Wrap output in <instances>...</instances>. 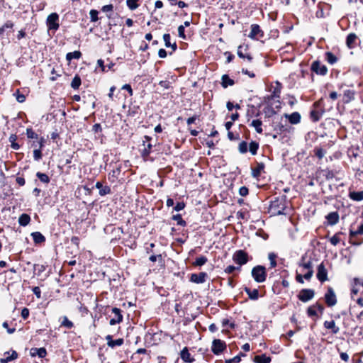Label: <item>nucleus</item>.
Masks as SVG:
<instances>
[{
	"instance_id": "3c124183",
	"label": "nucleus",
	"mask_w": 363,
	"mask_h": 363,
	"mask_svg": "<svg viewBox=\"0 0 363 363\" xmlns=\"http://www.w3.org/2000/svg\"><path fill=\"white\" fill-rule=\"evenodd\" d=\"M26 135H27V137L30 139H38V134L35 133V131L32 128H27Z\"/></svg>"
},
{
	"instance_id": "f03ea898",
	"label": "nucleus",
	"mask_w": 363,
	"mask_h": 363,
	"mask_svg": "<svg viewBox=\"0 0 363 363\" xmlns=\"http://www.w3.org/2000/svg\"><path fill=\"white\" fill-rule=\"evenodd\" d=\"M252 276L257 283H262L266 280L267 273L264 266L257 265L252 268Z\"/></svg>"
},
{
	"instance_id": "f3484780",
	"label": "nucleus",
	"mask_w": 363,
	"mask_h": 363,
	"mask_svg": "<svg viewBox=\"0 0 363 363\" xmlns=\"http://www.w3.org/2000/svg\"><path fill=\"white\" fill-rule=\"evenodd\" d=\"M95 186L99 190V194L101 196L111 194V188L108 186H103L100 182H97Z\"/></svg>"
},
{
	"instance_id": "2eb2a0df",
	"label": "nucleus",
	"mask_w": 363,
	"mask_h": 363,
	"mask_svg": "<svg viewBox=\"0 0 363 363\" xmlns=\"http://www.w3.org/2000/svg\"><path fill=\"white\" fill-rule=\"evenodd\" d=\"M325 218L328 225H334L339 221V214L337 211L330 212L326 216Z\"/></svg>"
},
{
	"instance_id": "69168bd1",
	"label": "nucleus",
	"mask_w": 363,
	"mask_h": 363,
	"mask_svg": "<svg viewBox=\"0 0 363 363\" xmlns=\"http://www.w3.org/2000/svg\"><path fill=\"white\" fill-rule=\"evenodd\" d=\"M92 130L95 133H101L102 131V128L99 123H95L92 127Z\"/></svg>"
},
{
	"instance_id": "49530a36",
	"label": "nucleus",
	"mask_w": 363,
	"mask_h": 363,
	"mask_svg": "<svg viewBox=\"0 0 363 363\" xmlns=\"http://www.w3.org/2000/svg\"><path fill=\"white\" fill-rule=\"evenodd\" d=\"M268 258L270 261V267L274 268L277 266V255L274 252H270L268 255Z\"/></svg>"
},
{
	"instance_id": "bf43d9fd",
	"label": "nucleus",
	"mask_w": 363,
	"mask_h": 363,
	"mask_svg": "<svg viewBox=\"0 0 363 363\" xmlns=\"http://www.w3.org/2000/svg\"><path fill=\"white\" fill-rule=\"evenodd\" d=\"M321 114L316 111H312L311 112V118L313 121H318L320 120Z\"/></svg>"
},
{
	"instance_id": "c85d7f7f",
	"label": "nucleus",
	"mask_w": 363,
	"mask_h": 363,
	"mask_svg": "<svg viewBox=\"0 0 363 363\" xmlns=\"http://www.w3.org/2000/svg\"><path fill=\"white\" fill-rule=\"evenodd\" d=\"M170 35L169 33H165L163 35V40L164 41L165 46L167 48L171 47L173 50H176L177 48L176 43H174L173 44L170 42Z\"/></svg>"
},
{
	"instance_id": "338daca9",
	"label": "nucleus",
	"mask_w": 363,
	"mask_h": 363,
	"mask_svg": "<svg viewBox=\"0 0 363 363\" xmlns=\"http://www.w3.org/2000/svg\"><path fill=\"white\" fill-rule=\"evenodd\" d=\"M29 316V310L27 308H23L21 311V317L26 320Z\"/></svg>"
},
{
	"instance_id": "5701e85b",
	"label": "nucleus",
	"mask_w": 363,
	"mask_h": 363,
	"mask_svg": "<svg viewBox=\"0 0 363 363\" xmlns=\"http://www.w3.org/2000/svg\"><path fill=\"white\" fill-rule=\"evenodd\" d=\"M181 358L185 362H189L191 363L194 362V359L191 358V354L189 353L188 349L186 347H184L182 352H181Z\"/></svg>"
},
{
	"instance_id": "9b49d317",
	"label": "nucleus",
	"mask_w": 363,
	"mask_h": 363,
	"mask_svg": "<svg viewBox=\"0 0 363 363\" xmlns=\"http://www.w3.org/2000/svg\"><path fill=\"white\" fill-rule=\"evenodd\" d=\"M208 274L206 272H202L199 274H191L190 277V281L196 284H203L206 281Z\"/></svg>"
},
{
	"instance_id": "f704fd0d",
	"label": "nucleus",
	"mask_w": 363,
	"mask_h": 363,
	"mask_svg": "<svg viewBox=\"0 0 363 363\" xmlns=\"http://www.w3.org/2000/svg\"><path fill=\"white\" fill-rule=\"evenodd\" d=\"M82 57V52L79 50L68 52L66 55V59L68 61H71L73 59H79Z\"/></svg>"
},
{
	"instance_id": "864d4df0",
	"label": "nucleus",
	"mask_w": 363,
	"mask_h": 363,
	"mask_svg": "<svg viewBox=\"0 0 363 363\" xmlns=\"http://www.w3.org/2000/svg\"><path fill=\"white\" fill-rule=\"evenodd\" d=\"M152 145L149 143L142 152V156L147 157L151 152Z\"/></svg>"
},
{
	"instance_id": "09e8293b",
	"label": "nucleus",
	"mask_w": 363,
	"mask_h": 363,
	"mask_svg": "<svg viewBox=\"0 0 363 363\" xmlns=\"http://www.w3.org/2000/svg\"><path fill=\"white\" fill-rule=\"evenodd\" d=\"M238 150L241 154H245L247 152V143L245 141H242L238 145Z\"/></svg>"
},
{
	"instance_id": "a878e982",
	"label": "nucleus",
	"mask_w": 363,
	"mask_h": 363,
	"mask_svg": "<svg viewBox=\"0 0 363 363\" xmlns=\"http://www.w3.org/2000/svg\"><path fill=\"white\" fill-rule=\"evenodd\" d=\"M30 221V217L28 214L23 213L18 218V223L21 226H26Z\"/></svg>"
},
{
	"instance_id": "13d9d810",
	"label": "nucleus",
	"mask_w": 363,
	"mask_h": 363,
	"mask_svg": "<svg viewBox=\"0 0 363 363\" xmlns=\"http://www.w3.org/2000/svg\"><path fill=\"white\" fill-rule=\"evenodd\" d=\"M184 32H185L184 26H179L178 27V35L180 38L186 40V37Z\"/></svg>"
},
{
	"instance_id": "052dcab7",
	"label": "nucleus",
	"mask_w": 363,
	"mask_h": 363,
	"mask_svg": "<svg viewBox=\"0 0 363 363\" xmlns=\"http://www.w3.org/2000/svg\"><path fill=\"white\" fill-rule=\"evenodd\" d=\"M240 270V267H235V266H233V265H229L228 266L224 272L226 273V274H231L233 273L235 270Z\"/></svg>"
},
{
	"instance_id": "c9c22d12",
	"label": "nucleus",
	"mask_w": 363,
	"mask_h": 363,
	"mask_svg": "<svg viewBox=\"0 0 363 363\" xmlns=\"http://www.w3.org/2000/svg\"><path fill=\"white\" fill-rule=\"evenodd\" d=\"M325 60L330 65H334L337 62V57L331 52H325Z\"/></svg>"
},
{
	"instance_id": "58836bf2",
	"label": "nucleus",
	"mask_w": 363,
	"mask_h": 363,
	"mask_svg": "<svg viewBox=\"0 0 363 363\" xmlns=\"http://www.w3.org/2000/svg\"><path fill=\"white\" fill-rule=\"evenodd\" d=\"M281 84L279 82H277L276 86L273 88L272 94V98H279L281 94Z\"/></svg>"
},
{
	"instance_id": "dca6fc26",
	"label": "nucleus",
	"mask_w": 363,
	"mask_h": 363,
	"mask_svg": "<svg viewBox=\"0 0 363 363\" xmlns=\"http://www.w3.org/2000/svg\"><path fill=\"white\" fill-rule=\"evenodd\" d=\"M284 117L289 120L291 124H298L301 121V115L298 112H294L291 114H284Z\"/></svg>"
},
{
	"instance_id": "f8f14e48",
	"label": "nucleus",
	"mask_w": 363,
	"mask_h": 363,
	"mask_svg": "<svg viewBox=\"0 0 363 363\" xmlns=\"http://www.w3.org/2000/svg\"><path fill=\"white\" fill-rule=\"evenodd\" d=\"M112 312L114 314V318L110 320L109 324L111 325H114L122 322L123 315L121 314V309L115 307L112 308Z\"/></svg>"
},
{
	"instance_id": "603ef678",
	"label": "nucleus",
	"mask_w": 363,
	"mask_h": 363,
	"mask_svg": "<svg viewBox=\"0 0 363 363\" xmlns=\"http://www.w3.org/2000/svg\"><path fill=\"white\" fill-rule=\"evenodd\" d=\"M99 12L96 10L92 9L89 12L90 19L91 22H96L99 20L98 18Z\"/></svg>"
},
{
	"instance_id": "0e129e2a",
	"label": "nucleus",
	"mask_w": 363,
	"mask_h": 363,
	"mask_svg": "<svg viewBox=\"0 0 363 363\" xmlns=\"http://www.w3.org/2000/svg\"><path fill=\"white\" fill-rule=\"evenodd\" d=\"M300 266H301L304 269H307L308 271H310V269H313V265L311 261L303 263L300 264Z\"/></svg>"
},
{
	"instance_id": "bb28decb",
	"label": "nucleus",
	"mask_w": 363,
	"mask_h": 363,
	"mask_svg": "<svg viewBox=\"0 0 363 363\" xmlns=\"http://www.w3.org/2000/svg\"><path fill=\"white\" fill-rule=\"evenodd\" d=\"M264 169V164L263 163H257V167L252 169V176L255 178L259 177Z\"/></svg>"
},
{
	"instance_id": "cd10ccee",
	"label": "nucleus",
	"mask_w": 363,
	"mask_h": 363,
	"mask_svg": "<svg viewBox=\"0 0 363 363\" xmlns=\"http://www.w3.org/2000/svg\"><path fill=\"white\" fill-rule=\"evenodd\" d=\"M245 291L248 295L249 298L252 300H257L259 297V291L257 289L251 290L248 287L245 288Z\"/></svg>"
},
{
	"instance_id": "a18cd8bd",
	"label": "nucleus",
	"mask_w": 363,
	"mask_h": 363,
	"mask_svg": "<svg viewBox=\"0 0 363 363\" xmlns=\"http://www.w3.org/2000/svg\"><path fill=\"white\" fill-rule=\"evenodd\" d=\"M172 219L177 221V225L181 226H186V223L184 220L182 219V217L180 214H176L172 216Z\"/></svg>"
},
{
	"instance_id": "de8ad7c7",
	"label": "nucleus",
	"mask_w": 363,
	"mask_h": 363,
	"mask_svg": "<svg viewBox=\"0 0 363 363\" xmlns=\"http://www.w3.org/2000/svg\"><path fill=\"white\" fill-rule=\"evenodd\" d=\"M341 234L342 233L339 232L335 233L332 238H330V242L333 245L336 246L340 242V239L339 235Z\"/></svg>"
},
{
	"instance_id": "a19ab883",
	"label": "nucleus",
	"mask_w": 363,
	"mask_h": 363,
	"mask_svg": "<svg viewBox=\"0 0 363 363\" xmlns=\"http://www.w3.org/2000/svg\"><path fill=\"white\" fill-rule=\"evenodd\" d=\"M36 177L39 179V180L44 183V184H48L50 181V177H48V174H45V173H42V172H37L36 173Z\"/></svg>"
},
{
	"instance_id": "4be33fe9",
	"label": "nucleus",
	"mask_w": 363,
	"mask_h": 363,
	"mask_svg": "<svg viewBox=\"0 0 363 363\" xmlns=\"http://www.w3.org/2000/svg\"><path fill=\"white\" fill-rule=\"evenodd\" d=\"M31 236L33 239L34 242L36 244H40L45 241V236L40 232L32 233Z\"/></svg>"
},
{
	"instance_id": "ddd939ff",
	"label": "nucleus",
	"mask_w": 363,
	"mask_h": 363,
	"mask_svg": "<svg viewBox=\"0 0 363 363\" xmlns=\"http://www.w3.org/2000/svg\"><path fill=\"white\" fill-rule=\"evenodd\" d=\"M106 340L107 341V345L111 348H114L117 346H121L124 342V340L123 338L113 340L112 336L111 335H106Z\"/></svg>"
},
{
	"instance_id": "20e7f679",
	"label": "nucleus",
	"mask_w": 363,
	"mask_h": 363,
	"mask_svg": "<svg viewBox=\"0 0 363 363\" xmlns=\"http://www.w3.org/2000/svg\"><path fill=\"white\" fill-rule=\"evenodd\" d=\"M59 15L57 13H52L50 14L46 20V24L49 30H58L59 25Z\"/></svg>"
},
{
	"instance_id": "1a4fd4ad",
	"label": "nucleus",
	"mask_w": 363,
	"mask_h": 363,
	"mask_svg": "<svg viewBox=\"0 0 363 363\" xmlns=\"http://www.w3.org/2000/svg\"><path fill=\"white\" fill-rule=\"evenodd\" d=\"M264 36V32L261 30L260 27L257 24L251 25V31L248 35V37L253 40H258Z\"/></svg>"
},
{
	"instance_id": "f257e3e1",
	"label": "nucleus",
	"mask_w": 363,
	"mask_h": 363,
	"mask_svg": "<svg viewBox=\"0 0 363 363\" xmlns=\"http://www.w3.org/2000/svg\"><path fill=\"white\" fill-rule=\"evenodd\" d=\"M286 196L284 195L276 197L271 201L269 208V213L272 216L285 214L284 211L286 208Z\"/></svg>"
},
{
	"instance_id": "e2e57ef3",
	"label": "nucleus",
	"mask_w": 363,
	"mask_h": 363,
	"mask_svg": "<svg viewBox=\"0 0 363 363\" xmlns=\"http://www.w3.org/2000/svg\"><path fill=\"white\" fill-rule=\"evenodd\" d=\"M185 208V203L184 202H178L176 206L174 207V209L176 211H180Z\"/></svg>"
},
{
	"instance_id": "6e6d98bb",
	"label": "nucleus",
	"mask_w": 363,
	"mask_h": 363,
	"mask_svg": "<svg viewBox=\"0 0 363 363\" xmlns=\"http://www.w3.org/2000/svg\"><path fill=\"white\" fill-rule=\"evenodd\" d=\"M325 154V151L323 148L318 147L315 149V155L319 159H322L324 157Z\"/></svg>"
},
{
	"instance_id": "4468645a",
	"label": "nucleus",
	"mask_w": 363,
	"mask_h": 363,
	"mask_svg": "<svg viewBox=\"0 0 363 363\" xmlns=\"http://www.w3.org/2000/svg\"><path fill=\"white\" fill-rule=\"evenodd\" d=\"M45 139L43 138H40L38 140V148H36L33 150V158L35 161H39L42 158V152L41 149L44 146Z\"/></svg>"
},
{
	"instance_id": "a211bd4d",
	"label": "nucleus",
	"mask_w": 363,
	"mask_h": 363,
	"mask_svg": "<svg viewBox=\"0 0 363 363\" xmlns=\"http://www.w3.org/2000/svg\"><path fill=\"white\" fill-rule=\"evenodd\" d=\"M357 40V36L355 33H351L348 34L346 38V45L348 48L352 49L354 48L356 45V40Z\"/></svg>"
},
{
	"instance_id": "0eeeda50",
	"label": "nucleus",
	"mask_w": 363,
	"mask_h": 363,
	"mask_svg": "<svg viewBox=\"0 0 363 363\" xmlns=\"http://www.w3.org/2000/svg\"><path fill=\"white\" fill-rule=\"evenodd\" d=\"M226 348V344L220 339H215L212 343L211 350L214 354H219Z\"/></svg>"
},
{
	"instance_id": "39448f33",
	"label": "nucleus",
	"mask_w": 363,
	"mask_h": 363,
	"mask_svg": "<svg viewBox=\"0 0 363 363\" xmlns=\"http://www.w3.org/2000/svg\"><path fill=\"white\" fill-rule=\"evenodd\" d=\"M315 296V291L311 289H303L300 291L297 295L298 298L303 302L306 303L313 298Z\"/></svg>"
},
{
	"instance_id": "e433bc0d",
	"label": "nucleus",
	"mask_w": 363,
	"mask_h": 363,
	"mask_svg": "<svg viewBox=\"0 0 363 363\" xmlns=\"http://www.w3.org/2000/svg\"><path fill=\"white\" fill-rule=\"evenodd\" d=\"M259 149V143L256 141H252L249 144V151L252 155H255L257 153Z\"/></svg>"
},
{
	"instance_id": "8fccbe9b",
	"label": "nucleus",
	"mask_w": 363,
	"mask_h": 363,
	"mask_svg": "<svg viewBox=\"0 0 363 363\" xmlns=\"http://www.w3.org/2000/svg\"><path fill=\"white\" fill-rule=\"evenodd\" d=\"M241 48H242V46H239L238 47V55L239 56V57L240 58H242V59H247L248 61H251L252 60V57H251L250 55L247 54V55H245L244 53H242V52L241 51Z\"/></svg>"
},
{
	"instance_id": "473e14b6",
	"label": "nucleus",
	"mask_w": 363,
	"mask_h": 363,
	"mask_svg": "<svg viewBox=\"0 0 363 363\" xmlns=\"http://www.w3.org/2000/svg\"><path fill=\"white\" fill-rule=\"evenodd\" d=\"M262 122L260 120L257 119V120H253L251 122L250 125L255 128V129L257 133H262L263 131V130L262 128Z\"/></svg>"
},
{
	"instance_id": "774afa93",
	"label": "nucleus",
	"mask_w": 363,
	"mask_h": 363,
	"mask_svg": "<svg viewBox=\"0 0 363 363\" xmlns=\"http://www.w3.org/2000/svg\"><path fill=\"white\" fill-rule=\"evenodd\" d=\"M240 360H241V358L240 356H235L232 359H226L225 363H233V362L238 363V362H240Z\"/></svg>"
},
{
	"instance_id": "7ed1b4c3",
	"label": "nucleus",
	"mask_w": 363,
	"mask_h": 363,
	"mask_svg": "<svg viewBox=\"0 0 363 363\" xmlns=\"http://www.w3.org/2000/svg\"><path fill=\"white\" fill-rule=\"evenodd\" d=\"M233 260L235 263L241 267L249 261L248 255L242 250H237L233 255Z\"/></svg>"
},
{
	"instance_id": "680f3d73",
	"label": "nucleus",
	"mask_w": 363,
	"mask_h": 363,
	"mask_svg": "<svg viewBox=\"0 0 363 363\" xmlns=\"http://www.w3.org/2000/svg\"><path fill=\"white\" fill-rule=\"evenodd\" d=\"M249 193V190L246 186H241L239 189V194L242 196H246Z\"/></svg>"
},
{
	"instance_id": "5fc2aeb1",
	"label": "nucleus",
	"mask_w": 363,
	"mask_h": 363,
	"mask_svg": "<svg viewBox=\"0 0 363 363\" xmlns=\"http://www.w3.org/2000/svg\"><path fill=\"white\" fill-rule=\"evenodd\" d=\"M307 314L309 317H313V316L317 315L315 304L313 306H311L308 308Z\"/></svg>"
},
{
	"instance_id": "393cba45",
	"label": "nucleus",
	"mask_w": 363,
	"mask_h": 363,
	"mask_svg": "<svg viewBox=\"0 0 363 363\" xmlns=\"http://www.w3.org/2000/svg\"><path fill=\"white\" fill-rule=\"evenodd\" d=\"M221 79V85L223 88H227L228 86H233L235 84L234 80L230 79L228 74H223Z\"/></svg>"
},
{
	"instance_id": "37998d69",
	"label": "nucleus",
	"mask_w": 363,
	"mask_h": 363,
	"mask_svg": "<svg viewBox=\"0 0 363 363\" xmlns=\"http://www.w3.org/2000/svg\"><path fill=\"white\" fill-rule=\"evenodd\" d=\"M207 261L208 259L206 257L200 256L196 259L195 262H194V265L201 267L205 264L207 262Z\"/></svg>"
},
{
	"instance_id": "c03bdc74",
	"label": "nucleus",
	"mask_w": 363,
	"mask_h": 363,
	"mask_svg": "<svg viewBox=\"0 0 363 363\" xmlns=\"http://www.w3.org/2000/svg\"><path fill=\"white\" fill-rule=\"evenodd\" d=\"M62 318L63 320L61 323V326L65 327L67 329H71L73 328V323L71 320H69L67 316H64Z\"/></svg>"
},
{
	"instance_id": "423d86ee",
	"label": "nucleus",
	"mask_w": 363,
	"mask_h": 363,
	"mask_svg": "<svg viewBox=\"0 0 363 363\" xmlns=\"http://www.w3.org/2000/svg\"><path fill=\"white\" fill-rule=\"evenodd\" d=\"M311 69L316 74L321 76H325L328 73L327 67L324 65H322L319 60H315L312 62Z\"/></svg>"
},
{
	"instance_id": "412c9836",
	"label": "nucleus",
	"mask_w": 363,
	"mask_h": 363,
	"mask_svg": "<svg viewBox=\"0 0 363 363\" xmlns=\"http://www.w3.org/2000/svg\"><path fill=\"white\" fill-rule=\"evenodd\" d=\"M30 354L33 357L38 356L39 357L43 358L46 356L47 352L45 348H32L30 350Z\"/></svg>"
},
{
	"instance_id": "79ce46f5",
	"label": "nucleus",
	"mask_w": 363,
	"mask_h": 363,
	"mask_svg": "<svg viewBox=\"0 0 363 363\" xmlns=\"http://www.w3.org/2000/svg\"><path fill=\"white\" fill-rule=\"evenodd\" d=\"M140 0H127L126 1L127 6L128 7V9L130 10L134 11L139 6V4H138V2Z\"/></svg>"
},
{
	"instance_id": "b1692460",
	"label": "nucleus",
	"mask_w": 363,
	"mask_h": 363,
	"mask_svg": "<svg viewBox=\"0 0 363 363\" xmlns=\"http://www.w3.org/2000/svg\"><path fill=\"white\" fill-rule=\"evenodd\" d=\"M349 197L353 201H361L363 200V191H350Z\"/></svg>"
},
{
	"instance_id": "2f4dec72",
	"label": "nucleus",
	"mask_w": 363,
	"mask_h": 363,
	"mask_svg": "<svg viewBox=\"0 0 363 363\" xmlns=\"http://www.w3.org/2000/svg\"><path fill=\"white\" fill-rule=\"evenodd\" d=\"M254 361L256 363H269L271 358L266 354H261L255 356Z\"/></svg>"
},
{
	"instance_id": "6ab92c4d",
	"label": "nucleus",
	"mask_w": 363,
	"mask_h": 363,
	"mask_svg": "<svg viewBox=\"0 0 363 363\" xmlns=\"http://www.w3.org/2000/svg\"><path fill=\"white\" fill-rule=\"evenodd\" d=\"M357 235H363V223H362L358 229L356 230V231H353L352 230H350V242L352 244V245H360L362 242H354L352 241V239Z\"/></svg>"
},
{
	"instance_id": "6e6552de",
	"label": "nucleus",
	"mask_w": 363,
	"mask_h": 363,
	"mask_svg": "<svg viewBox=\"0 0 363 363\" xmlns=\"http://www.w3.org/2000/svg\"><path fill=\"white\" fill-rule=\"evenodd\" d=\"M325 301L328 306L332 307L337 303V298L334 290L329 287L326 294H325Z\"/></svg>"
},
{
	"instance_id": "7c9ffc66",
	"label": "nucleus",
	"mask_w": 363,
	"mask_h": 363,
	"mask_svg": "<svg viewBox=\"0 0 363 363\" xmlns=\"http://www.w3.org/2000/svg\"><path fill=\"white\" fill-rule=\"evenodd\" d=\"M5 354H8L6 358L1 359V363H9V362L16 359L18 357V354L16 351L13 350L11 354H9V352L5 353Z\"/></svg>"
},
{
	"instance_id": "72a5a7b5",
	"label": "nucleus",
	"mask_w": 363,
	"mask_h": 363,
	"mask_svg": "<svg viewBox=\"0 0 363 363\" xmlns=\"http://www.w3.org/2000/svg\"><path fill=\"white\" fill-rule=\"evenodd\" d=\"M13 23L11 21H7L1 28H0V36L4 37V33L6 30H11L13 27Z\"/></svg>"
},
{
	"instance_id": "4c0bfd02",
	"label": "nucleus",
	"mask_w": 363,
	"mask_h": 363,
	"mask_svg": "<svg viewBox=\"0 0 363 363\" xmlns=\"http://www.w3.org/2000/svg\"><path fill=\"white\" fill-rule=\"evenodd\" d=\"M17 140V135L12 134L9 137V142L11 143V147L13 150H18L20 148V145L16 142Z\"/></svg>"
},
{
	"instance_id": "aec40b11",
	"label": "nucleus",
	"mask_w": 363,
	"mask_h": 363,
	"mask_svg": "<svg viewBox=\"0 0 363 363\" xmlns=\"http://www.w3.org/2000/svg\"><path fill=\"white\" fill-rule=\"evenodd\" d=\"M323 325L326 329L331 330L333 334H337L340 331L339 327L336 326L334 320H326L324 322Z\"/></svg>"
},
{
	"instance_id": "9d476101",
	"label": "nucleus",
	"mask_w": 363,
	"mask_h": 363,
	"mask_svg": "<svg viewBox=\"0 0 363 363\" xmlns=\"http://www.w3.org/2000/svg\"><path fill=\"white\" fill-rule=\"evenodd\" d=\"M317 271L318 272H317L316 277H317V279L320 282L323 283L328 280V272L325 267L323 262L320 263L318 265Z\"/></svg>"
},
{
	"instance_id": "ea45409f",
	"label": "nucleus",
	"mask_w": 363,
	"mask_h": 363,
	"mask_svg": "<svg viewBox=\"0 0 363 363\" xmlns=\"http://www.w3.org/2000/svg\"><path fill=\"white\" fill-rule=\"evenodd\" d=\"M81 78L79 75H75L71 82V87L74 89H78L81 85Z\"/></svg>"
},
{
	"instance_id": "c756f323",
	"label": "nucleus",
	"mask_w": 363,
	"mask_h": 363,
	"mask_svg": "<svg viewBox=\"0 0 363 363\" xmlns=\"http://www.w3.org/2000/svg\"><path fill=\"white\" fill-rule=\"evenodd\" d=\"M343 96L345 102L349 103L354 99V91L350 89L345 90Z\"/></svg>"
},
{
	"instance_id": "4d7b16f0",
	"label": "nucleus",
	"mask_w": 363,
	"mask_h": 363,
	"mask_svg": "<svg viewBox=\"0 0 363 363\" xmlns=\"http://www.w3.org/2000/svg\"><path fill=\"white\" fill-rule=\"evenodd\" d=\"M14 95L16 96V100L19 102V103H23L26 100V96L25 95H23V94H21L19 90H17L16 92L14 94Z\"/></svg>"
}]
</instances>
